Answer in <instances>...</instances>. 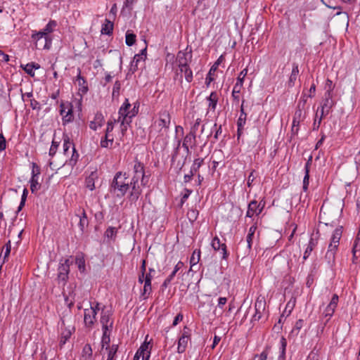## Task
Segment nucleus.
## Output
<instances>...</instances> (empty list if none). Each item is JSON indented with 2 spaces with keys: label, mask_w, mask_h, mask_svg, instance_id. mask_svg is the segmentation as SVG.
<instances>
[{
  "label": "nucleus",
  "mask_w": 360,
  "mask_h": 360,
  "mask_svg": "<svg viewBox=\"0 0 360 360\" xmlns=\"http://www.w3.org/2000/svg\"><path fill=\"white\" fill-rule=\"evenodd\" d=\"M150 174L145 171L143 163L137 158L134 160L133 167V176L129 179L126 172H117L110 185L112 191L117 197H124L127 192L131 189L128 198L131 202H136L142 193V187L148 186Z\"/></svg>",
  "instance_id": "nucleus-1"
},
{
  "label": "nucleus",
  "mask_w": 360,
  "mask_h": 360,
  "mask_svg": "<svg viewBox=\"0 0 360 360\" xmlns=\"http://www.w3.org/2000/svg\"><path fill=\"white\" fill-rule=\"evenodd\" d=\"M171 122V116L166 110L159 113V117L151 126L150 134H154L163 136L167 134Z\"/></svg>",
  "instance_id": "nucleus-2"
},
{
  "label": "nucleus",
  "mask_w": 360,
  "mask_h": 360,
  "mask_svg": "<svg viewBox=\"0 0 360 360\" xmlns=\"http://www.w3.org/2000/svg\"><path fill=\"white\" fill-rule=\"evenodd\" d=\"M342 234V226L336 228L331 236L330 242L328 245V251L326 254V259L332 266L335 263V254L340 245V240Z\"/></svg>",
  "instance_id": "nucleus-3"
},
{
  "label": "nucleus",
  "mask_w": 360,
  "mask_h": 360,
  "mask_svg": "<svg viewBox=\"0 0 360 360\" xmlns=\"http://www.w3.org/2000/svg\"><path fill=\"white\" fill-rule=\"evenodd\" d=\"M58 325L60 326L59 346L62 348L75 333V327L74 324L65 318L60 319Z\"/></svg>",
  "instance_id": "nucleus-4"
},
{
  "label": "nucleus",
  "mask_w": 360,
  "mask_h": 360,
  "mask_svg": "<svg viewBox=\"0 0 360 360\" xmlns=\"http://www.w3.org/2000/svg\"><path fill=\"white\" fill-rule=\"evenodd\" d=\"M99 310L98 302L91 303L90 308L84 309V323L86 327L92 328L94 323L96 322L97 311Z\"/></svg>",
  "instance_id": "nucleus-5"
},
{
  "label": "nucleus",
  "mask_w": 360,
  "mask_h": 360,
  "mask_svg": "<svg viewBox=\"0 0 360 360\" xmlns=\"http://www.w3.org/2000/svg\"><path fill=\"white\" fill-rule=\"evenodd\" d=\"M113 312L111 309L103 307L101 309L100 323L102 326V330H112L113 328Z\"/></svg>",
  "instance_id": "nucleus-6"
},
{
  "label": "nucleus",
  "mask_w": 360,
  "mask_h": 360,
  "mask_svg": "<svg viewBox=\"0 0 360 360\" xmlns=\"http://www.w3.org/2000/svg\"><path fill=\"white\" fill-rule=\"evenodd\" d=\"M152 273H155V270L153 269L150 268L148 269V272L146 274L144 284L143 290H141L140 299L141 300H147L151 295L153 290L151 285V281L153 278Z\"/></svg>",
  "instance_id": "nucleus-7"
},
{
  "label": "nucleus",
  "mask_w": 360,
  "mask_h": 360,
  "mask_svg": "<svg viewBox=\"0 0 360 360\" xmlns=\"http://www.w3.org/2000/svg\"><path fill=\"white\" fill-rule=\"evenodd\" d=\"M266 300L263 296H259L255 303V312L252 317L251 321H258L261 319L265 312L266 309Z\"/></svg>",
  "instance_id": "nucleus-8"
},
{
  "label": "nucleus",
  "mask_w": 360,
  "mask_h": 360,
  "mask_svg": "<svg viewBox=\"0 0 360 360\" xmlns=\"http://www.w3.org/2000/svg\"><path fill=\"white\" fill-rule=\"evenodd\" d=\"M248 74V69H243L240 73L237 78V82L235 84L233 91H232V98L237 103L239 102L240 97L239 94L240 93L241 89L243 86L244 79Z\"/></svg>",
  "instance_id": "nucleus-9"
},
{
  "label": "nucleus",
  "mask_w": 360,
  "mask_h": 360,
  "mask_svg": "<svg viewBox=\"0 0 360 360\" xmlns=\"http://www.w3.org/2000/svg\"><path fill=\"white\" fill-rule=\"evenodd\" d=\"M60 114L62 116L63 124L72 122L74 119V115L71 103L61 102L60 105Z\"/></svg>",
  "instance_id": "nucleus-10"
},
{
  "label": "nucleus",
  "mask_w": 360,
  "mask_h": 360,
  "mask_svg": "<svg viewBox=\"0 0 360 360\" xmlns=\"http://www.w3.org/2000/svg\"><path fill=\"white\" fill-rule=\"evenodd\" d=\"M191 340V330L185 326L184 328L183 332L180 338L178 340V347H177V352L179 354H182L185 352L188 342Z\"/></svg>",
  "instance_id": "nucleus-11"
},
{
  "label": "nucleus",
  "mask_w": 360,
  "mask_h": 360,
  "mask_svg": "<svg viewBox=\"0 0 360 360\" xmlns=\"http://www.w3.org/2000/svg\"><path fill=\"white\" fill-rule=\"evenodd\" d=\"M70 261L69 259H65L64 262H61L58 266V280L66 282L68 278V274L70 272Z\"/></svg>",
  "instance_id": "nucleus-12"
},
{
  "label": "nucleus",
  "mask_w": 360,
  "mask_h": 360,
  "mask_svg": "<svg viewBox=\"0 0 360 360\" xmlns=\"http://www.w3.org/2000/svg\"><path fill=\"white\" fill-rule=\"evenodd\" d=\"M211 245L215 251H220V254L221 255V259H227L229 253L226 250V245L225 243H221L220 239L218 238V236H215L213 238L211 242Z\"/></svg>",
  "instance_id": "nucleus-13"
},
{
  "label": "nucleus",
  "mask_w": 360,
  "mask_h": 360,
  "mask_svg": "<svg viewBox=\"0 0 360 360\" xmlns=\"http://www.w3.org/2000/svg\"><path fill=\"white\" fill-rule=\"evenodd\" d=\"M196 145V134L193 132L187 134L182 141V147L184 148L187 155L191 153L189 148H193Z\"/></svg>",
  "instance_id": "nucleus-14"
},
{
  "label": "nucleus",
  "mask_w": 360,
  "mask_h": 360,
  "mask_svg": "<svg viewBox=\"0 0 360 360\" xmlns=\"http://www.w3.org/2000/svg\"><path fill=\"white\" fill-rule=\"evenodd\" d=\"M264 205L265 202H264L262 207H260V205H258L256 200H252L248 205L246 217H252L254 214L259 215L262 212Z\"/></svg>",
  "instance_id": "nucleus-15"
},
{
  "label": "nucleus",
  "mask_w": 360,
  "mask_h": 360,
  "mask_svg": "<svg viewBox=\"0 0 360 360\" xmlns=\"http://www.w3.org/2000/svg\"><path fill=\"white\" fill-rule=\"evenodd\" d=\"M131 104L129 103V99L125 98L124 103L119 110V117L117 121H120L123 119V122H127V124L131 122V120H128V112L130 110Z\"/></svg>",
  "instance_id": "nucleus-16"
},
{
  "label": "nucleus",
  "mask_w": 360,
  "mask_h": 360,
  "mask_svg": "<svg viewBox=\"0 0 360 360\" xmlns=\"http://www.w3.org/2000/svg\"><path fill=\"white\" fill-rule=\"evenodd\" d=\"M338 296L336 294H334L331 298L330 303L326 307L323 314L326 317H328L330 319L335 312V310L338 306Z\"/></svg>",
  "instance_id": "nucleus-17"
},
{
  "label": "nucleus",
  "mask_w": 360,
  "mask_h": 360,
  "mask_svg": "<svg viewBox=\"0 0 360 360\" xmlns=\"http://www.w3.org/2000/svg\"><path fill=\"white\" fill-rule=\"evenodd\" d=\"M332 91L333 89H329L324 94V99L321 104V108H324L326 111H330L333 106L334 105Z\"/></svg>",
  "instance_id": "nucleus-18"
},
{
  "label": "nucleus",
  "mask_w": 360,
  "mask_h": 360,
  "mask_svg": "<svg viewBox=\"0 0 360 360\" xmlns=\"http://www.w3.org/2000/svg\"><path fill=\"white\" fill-rule=\"evenodd\" d=\"M299 72H300V70H299V65L297 63H292V72H291V74L289 77V79L288 81L287 82V86L288 88H292L295 86V82L298 77V75H299Z\"/></svg>",
  "instance_id": "nucleus-19"
},
{
  "label": "nucleus",
  "mask_w": 360,
  "mask_h": 360,
  "mask_svg": "<svg viewBox=\"0 0 360 360\" xmlns=\"http://www.w3.org/2000/svg\"><path fill=\"white\" fill-rule=\"evenodd\" d=\"M188 53L185 51H180L177 53L176 62L178 63L179 68L188 66V62L191 58V55L189 56V58H187Z\"/></svg>",
  "instance_id": "nucleus-20"
},
{
  "label": "nucleus",
  "mask_w": 360,
  "mask_h": 360,
  "mask_svg": "<svg viewBox=\"0 0 360 360\" xmlns=\"http://www.w3.org/2000/svg\"><path fill=\"white\" fill-rule=\"evenodd\" d=\"M104 121L103 115L101 112H97L95 115L94 120L90 122L89 127L96 131L103 126Z\"/></svg>",
  "instance_id": "nucleus-21"
},
{
  "label": "nucleus",
  "mask_w": 360,
  "mask_h": 360,
  "mask_svg": "<svg viewBox=\"0 0 360 360\" xmlns=\"http://www.w3.org/2000/svg\"><path fill=\"white\" fill-rule=\"evenodd\" d=\"M31 38L32 39V41H34L35 42V46L38 49V41L42 39V38H44L45 39V41L47 42L48 41V36L45 34V32L41 30V31H39V32H33L32 34V36H31ZM43 49H49V47L47 46V43H45Z\"/></svg>",
  "instance_id": "nucleus-22"
},
{
  "label": "nucleus",
  "mask_w": 360,
  "mask_h": 360,
  "mask_svg": "<svg viewBox=\"0 0 360 360\" xmlns=\"http://www.w3.org/2000/svg\"><path fill=\"white\" fill-rule=\"evenodd\" d=\"M79 218V227L82 232H84L86 227L89 225V220L84 209L79 210V214H77Z\"/></svg>",
  "instance_id": "nucleus-23"
},
{
  "label": "nucleus",
  "mask_w": 360,
  "mask_h": 360,
  "mask_svg": "<svg viewBox=\"0 0 360 360\" xmlns=\"http://www.w3.org/2000/svg\"><path fill=\"white\" fill-rule=\"evenodd\" d=\"M311 159H309L305 164L304 166V176L303 179V186L302 190L304 192H307L308 191L309 184V167L311 165Z\"/></svg>",
  "instance_id": "nucleus-24"
},
{
  "label": "nucleus",
  "mask_w": 360,
  "mask_h": 360,
  "mask_svg": "<svg viewBox=\"0 0 360 360\" xmlns=\"http://www.w3.org/2000/svg\"><path fill=\"white\" fill-rule=\"evenodd\" d=\"M218 99V94L216 91H212L207 98L208 101V108L213 112L217 108Z\"/></svg>",
  "instance_id": "nucleus-25"
},
{
  "label": "nucleus",
  "mask_w": 360,
  "mask_h": 360,
  "mask_svg": "<svg viewBox=\"0 0 360 360\" xmlns=\"http://www.w3.org/2000/svg\"><path fill=\"white\" fill-rule=\"evenodd\" d=\"M21 68L25 70V72L31 77L34 76V70H38L40 68L39 64L37 63L32 62L30 63H27L25 65H21Z\"/></svg>",
  "instance_id": "nucleus-26"
},
{
  "label": "nucleus",
  "mask_w": 360,
  "mask_h": 360,
  "mask_svg": "<svg viewBox=\"0 0 360 360\" xmlns=\"http://www.w3.org/2000/svg\"><path fill=\"white\" fill-rule=\"evenodd\" d=\"M70 155H71V157L65 161V165L73 167L77 164L79 158V154L75 147H72Z\"/></svg>",
  "instance_id": "nucleus-27"
},
{
  "label": "nucleus",
  "mask_w": 360,
  "mask_h": 360,
  "mask_svg": "<svg viewBox=\"0 0 360 360\" xmlns=\"http://www.w3.org/2000/svg\"><path fill=\"white\" fill-rule=\"evenodd\" d=\"M63 152L64 154L67 156H68L70 154L71 150H70V148L72 149V147H75L72 142L70 141V139L68 135L64 134L63 136Z\"/></svg>",
  "instance_id": "nucleus-28"
},
{
  "label": "nucleus",
  "mask_w": 360,
  "mask_h": 360,
  "mask_svg": "<svg viewBox=\"0 0 360 360\" xmlns=\"http://www.w3.org/2000/svg\"><path fill=\"white\" fill-rule=\"evenodd\" d=\"M114 142V136L113 135L105 134L101 140V146L102 148H110Z\"/></svg>",
  "instance_id": "nucleus-29"
},
{
  "label": "nucleus",
  "mask_w": 360,
  "mask_h": 360,
  "mask_svg": "<svg viewBox=\"0 0 360 360\" xmlns=\"http://www.w3.org/2000/svg\"><path fill=\"white\" fill-rule=\"evenodd\" d=\"M200 253L201 252H200V249H195L193 252V254L190 259V264H191L190 271H191L192 268L199 262V261L200 259Z\"/></svg>",
  "instance_id": "nucleus-30"
},
{
  "label": "nucleus",
  "mask_w": 360,
  "mask_h": 360,
  "mask_svg": "<svg viewBox=\"0 0 360 360\" xmlns=\"http://www.w3.org/2000/svg\"><path fill=\"white\" fill-rule=\"evenodd\" d=\"M113 31V23L108 19H105V23L102 25L101 33L110 35Z\"/></svg>",
  "instance_id": "nucleus-31"
},
{
  "label": "nucleus",
  "mask_w": 360,
  "mask_h": 360,
  "mask_svg": "<svg viewBox=\"0 0 360 360\" xmlns=\"http://www.w3.org/2000/svg\"><path fill=\"white\" fill-rule=\"evenodd\" d=\"M302 110L300 107V105H298L297 108L296 109L293 119H292V125L293 127H299L300 123L302 120Z\"/></svg>",
  "instance_id": "nucleus-32"
},
{
  "label": "nucleus",
  "mask_w": 360,
  "mask_h": 360,
  "mask_svg": "<svg viewBox=\"0 0 360 360\" xmlns=\"http://www.w3.org/2000/svg\"><path fill=\"white\" fill-rule=\"evenodd\" d=\"M256 230H257L256 225H252L249 229L248 233V236L246 238V240H247V243H248V248L249 250H250L252 248V239L254 238Z\"/></svg>",
  "instance_id": "nucleus-33"
},
{
  "label": "nucleus",
  "mask_w": 360,
  "mask_h": 360,
  "mask_svg": "<svg viewBox=\"0 0 360 360\" xmlns=\"http://www.w3.org/2000/svg\"><path fill=\"white\" fill-rule=\"evenodd\" d=\"M75 263L80 272H84L85 271V259L83 254L80 253L76 255Z\"/></svg>",
  "instance_id": "nucleus-34"
},
{
  "label": "nucleus",
  "mask_w": 360,
  "mask_h": 360,
  "mask_svg": "<svg viewBox=\"0 0 360 360\" xmlns=\"http://www.w3.org/2000/svg\"><path fill=\"white\" fill-rule=\"evenodd\" d=\"M106 349L108 350L107 360H115L118 350V345L113 344L110 347H107Z\"/></svg>",
  "instance_id": "nucleus-35"
},
{
  "label": "nucleus",
  "mask_w": 360,
  "mask_h": 360,
  "mask_svg": "<svg viewBox=\"0 0 360 360\" xmlns=\"http://www.w3.org/2000/svg\"><path fill=\"white\" fill-rule=\"evenodd\" d=\"M181 73L184 74V77L188 83L193 81V72L189 65L179 69Z\"/></svg>",
  "instance_id": "nucleus-36"
},
{
  "label": "nucleus",
  "mask_w": 360,
  "mask_h": 360,
  "mask_svg": "<svg viewBox=\"0 0 360 360\" xmlns=\"http://www.w3.org/2000/svg\"><path fill=\"white\" fill-rule=\"evenodd\" d=\"M316 243L314 241L313 238H311L309 241V244L304 252L303 259L305 260L307 259L309 255H311L312 250H314V247L316 246Z\"/></svg>",
  "instance_id": "nucleus-37"
},
{
  "label": "nucleus",
  "mask_w": 360,
  "mask_h": 360,
  "mask_svg": "<svg viewBox=\"0 0 360 360\" xmlns=\"http://www.w3.org/2000/svg\"><path fill=\"white\" fill-rule=\"evenodd\" d=\"M136 34H134L132 32L128 30L126 32V36H125L126 44L129 46L134 45L136 42Z\"/></svg>",
  "instance_id": "nucleus-38"
},
{
  "label": "nucleus",
  "mask_w": 360,
  "mask_h": 360,
  "mask_svg": "<svg viewBox=\"0 0 360 360\" xmlns=\"http://www.w3.org/2000/svg\"><path fill=\"white\" fill-rule=\"evenodd\" d=\"M57 25L58 24L56 20H51L42 30L48 36L49 34L54 31Z\"/></svg>",
  "instance_id": "nucleus-39"
},
{
  "label": "nucleus",
  "mask_w": 360,
  "mask_h": 360,
  "mask_svg": "<svg viewBox=\"0 0 360 360\" xmlns=\"http://www.w3.org/2000/svg\"><path fill=\"white\" fill-rule=\"evenodd\" d=\"M287 346V342L285 338L283 337L281 339V353L278 357V360H285V349Z\"/></svg>",
  "instance_id": "nucleus-40"
},
{
  "label": "nucleus",
  "mask_w": 360,
  "mask_h": 360,
  "mask_svg": "<svg viewBox=\"0 0 360 360\" xmlns=\"http://www.w3.org/2000/svg\"><path fill=\"white\" fill-rule=\"evenodd\" d=\"M30 190L32 193L37 192L41 187V184L39 183V178L31 177L30 180Z\"/></svg>",
  "instance_id": "nucleus-41"
},
{
  "label": "nucleus",
  "mask_w": 360,
  "mask_h": 360,
  "mask_svg": "<svg viewBox=\"0 0 360 360\" xmlns=\"http://www.w3.org/2000/svg\"><path fill=\"white\" fill-rule=\"evenodd\" d=\"M148 347H149V344L147 343V342H143L140 348L137 350V352H136L135 354V356H139V359H140L141 356V355H145L146 354V353H148V352H150L148 350Z\"/></svg>",
  "instance_id": "nucleus-42"
},
{
  "label": "nucleus",
  "mask_w": 360,
  "mask_h": 360,
  "mask_svg": "<svg viewBox=\"0 0 360 360\" xmlns=\"http://www.w3.org/2000/svg\"><path fill=\"white\" fill-rule=\"evenodd\" d=\"M204 159L203 158H196L194 160L193 163L191 167V170L192 172L196 174L199 168L201 167V165L203 164Z\"/></svg>",
  "instance_id": "nucleus-43"
},
{
  "label": "nucleus",
  "mask_w": 360,
  "mask_h": 360,
  "mask_svg": "<svg viewBox=\"0 0 360 360\" xmlns=\"http://www.w3.org/2000/svg\"><path fill=\"white\" fill-rule=\"evenodd\" d=\"M112 330H103V335L101 338V344L103 347L104 345H108L110 342V333Z\"/></svg>",
  "instance_id": "nucleus-44"
},
{
  "label": "nucleus",
  "mask_w": 360,
  "mask_h": 360,
  "mask_svg": "<svg viewBox=\"0 0 360 360\" xmlns=\"http://www.w3.org/2000/svg\"><path fill=\"white\" fill-rule=\"evenodd\" d=\"M83 356H85L86 359H90L92 356V349L90 345L86 344L84 346L82 349Z\"/></svg>",
  "instance_id": "nucleus-45"
},
{
  "label": "nucleus",
  "mask_w": 360,
  "mask_h": 360,
  "mask_svg": "<svg viewBox=\"0 0 360 360\" xmlns=\"http://www.w3.org/2000/svg\"><path fill=\"white\" fill-rule=\"evenodd\" d=\"M117 234V230L115 227L110 226L105 231V236L108 238H115Z\"/></svg>",
  "instance_id": "nucleus-46"
},
{
  "label": "nucleus",
  "mask_w": 360,
  "mask_h": 360,
  "mask_svg": "<svg viewBox=\"0 0 360 360\" xmlns=\"http://www.w3.org/2000/svg\"><path fill=\"white\" fill-rule=\"evenodd\" d=\"M120 89H121V82L119 80L115 81V82L113 85L112 92V96L113 98L119 96Z\"/></svg>",
  "instance_id": "nucleus-47"
},
{
  "label": "nucleus",
  "mask_w": 360,
  "mask_h": 360,
  "mask_svg": "<svg viewBox=\"0 0 360 360\" xmlns=\"http://www.w3.org/2000/svg\"><path fill=\"white\" fill-rule=\"evenodd\" d=\"M27 194H28L27 189V188H24V190L22 191V195L21 196L20 203V205H19V206L18 207L17 212H19L22 209V207H24L25 201H26V198H27Z\"/></svg>",
  "instance_id": "nucleus-48"
},
{
  "label": "nucleus",
  "mask_w": 360,
  "mask_h": 360,
  "mask_svg": "<svg viewBox=\"0 0 360 360\" xmlns=\"http://www.w3.org/2000/svg\"><path fill=\"white\" fill-rule=\"evenodd\" d=\"M86 186L91 191L94 190L95 183L93 175H91L86 179Z\"/></svg>",
  "instance_id": "nucleus-49"
},
{
  "label": "nucleus",
  "mask_w": 360,
  "mask_h": 360,
  "mask_svg": "<svg viewBox=\"0 0 360 360\" xmlns=\"http://www.w3.org/2000/svg\"><path fill=\"white\" fill-rule=\"evenodd\" d=\"M58 146H59V142H57L54 139H53L51 148L49 149V153L50 156L53 157L56 153Z\"/></svg>",
  "instance_id": "nucleus-50"
},
{
  "label": "nucleus",
  "mask_w": 360,
  "mask_h": 360,
  "mask_svg": "<svg viewBox=\"0 0 360 360\" xmlns=\"http://www.w3.org/2000/svg\"><path fill=\"white\" fill-rule=\"evenodd\" d=\"M139 112V105H136V103L134 104V106L132 109H131L128 112V120L131 121V118L135 117Z\"/></svg>",
  "instance_id": "nucleus-51"
},
{
  "label": "nucleus",
  "mask_w": 360,
  "mask_h": 360,
  "mask_svg": "<svg viewBox=\"0 0 360 360\" xmlns=\"http://www.w3.org/2000/svg\"><path fill=\"white\" fill-rule=\"evenodd\" d=\"M78 85L79 86V91H81L83 94L87 92L88 86L86 79H82V82H78Z\"/></svg>",
  "instance_id": "nucleus-52"
},
{
  "label": "nucleus",
  "mask_w": 360,
  "mask_h": 360,
  "mask_svg": "<svg viewBox=\"0 0 360 360\" xmlns=\"http://www.w3.org/2000/svg\"><path fill=\"white\" fill-rule=\"evenodd\" d=\"M246 117H243V116L240 115V117L237 121V126L238 127L239 131L243 129V127L246 122Z\"/></svg>",
  "instance_id": "nucleus-53"
},
{
  "label": "nucleus",
  "mask_w": 360,
  "mask_h": 360,
  "mask_svg": "<svg viewBox=\"0 0 360 360\" xmlns=\"http://www.w3.org/2000/svg\"><path fill=\"white\" fill-rule=\"evenodd\" d=\"M181 141L180 139H178L176 141V146L174 148V153L172 154V160L174 161L178 155L180 146H181Z\"/></svg>",
  "instance_id": "nucleus-54"
},
{
  "label": "nucleus",
  "mask_w": 360,
  "mask_h": 360,
  "mask_svg": "<svg viewBox=\"0 0 360 360\" xmlns=\"http://www.w3.org/2000/svg\"><path fill=\"white\" fill-rule=\"evenodd\" d=\"M39 174H40V169L35 163H34L33 168L32 170V177L39 178Z\"/></svg>",
  "instance_id": "nucleus-55"
},
{
  "label": "nucleus",
  "mask_w": 360,
  "mask_h": 360,
  "mask_svg": "<svg viewBox=\"0 0 360 360\" xmlns=\"http://www.w3.org/2000/svg\"><path fill=\"white\" fill-rule=\"evenodd\" d=\"M214 128L215 129V133L214 135V138L215 140H217L222 132L221 125H219L218 127L217 124H214Z\"/></svg>",
  "instance_id": "nucleus-56"
},
{
  "label": "nucleus",
  "mask_w": 360,
  "mask_h": 360,
  "mask_svg": "<svg viewBox=\"0 0 360 360\" xmlns=\"http://www.w3.org/2000/svg\"><path fill=\"white\" fill-rule=\"evenodd\" d=\"M114 129V122L112 121H108L107 123V127L105 130V134L112 135V132Z\"/></svg>",
  "instance_id": "nucleus-57"
},
{
  "label": "nucleus",
  "mask_w": 360,
  "mask_h": 360,
  "mask_svg": "<svg viewBox=\"0 0 360 360\" xmlns=\"http://www.w3.org/2000/svg\"><path fill=\"white\" fill-rule=\"evenodd\" d=\"M6 148V139L2 133H0V151L4 150Z\"/></svg>",
  "instance_id": "nucleus-58"
},
{
  "label": "nucleus",
  "mask_w": 360,
  "mask_h": 360,
  "mask_svg": "<svg viewBox=\"0 0 360 360\" xmlns=\"http://www.w3.org/2000/svg\"><path fill=\"white\" fill-rule=\"evenodd\" d=\"M268 356L267 349L264 350L260 354H256L255 356V359H258L257 360H266Z\"/></svg>",
  "instance_id": "nucleus-59"
},
{
  "label": "nucleus",
  "mask_w": 360,
  "mask_h": 360,
  "mask_svg": "<svg viewBox=\"0 0 360 360\" xmlns=\"http://www.w3.org/2000/svg\"><path fill=\"white\" fill-rule=\"evenodd\" d=\"M184 193L182 195V198H181V205L183 203H184V202L187 200V198L189 197V195H191V193H192V191L191 190H189V189H187L186 188L184 190Z\"/></svg>",
  "instance_id": "nucleus-60"
},
{
  "label": "nucleus",
  "mask_w": 360,
  "mask_h": 360,
  "mask_svg": "<svg viewBox=\"0 0 360 360\" xmlns=\"http://www.w3.org/2000/svg\"><path fill=\"white\" fill-rule=\"evenodd\" d=\"M255 172V171L254 169L252 170L250 174L248 176V183H247L248 187H251L252 186V184L254 181V180L255 179V176H254Z\"/></svg>",
  "instance_id": "nucleus-61"
},
{
  "label": "nucleus",
  "mask_w": 360,
  "mask_h": 360,
  "mask_svg": "<svg viewBox=\"0 0 360 360\" xmlns=\"http://www.w3.org/2000/svg\"><path fill=\"white\" fill-rule=\"evenodd\" d=\"M184 266V263L181 262H179L176 266H174V270L172 271V272L170 274V275H172L173 277L175 276L176 272Z\"/></svg>",
  "instance_id": "nucleus-62"
},
{
  "label": "nucleus",
  "mask_w": 360,
  "mask_h": 360,
  "mask_svg": "<svg viewBox=\"0 0 360 360\" xmlns=\"http://www.w3.org/2000/svg\"><path fill=\"white\" fill-rule=\"evenodd\" d=\"M145 59L143 58V56H140V54H136L134 57V59H133V62H132V65L134 63L135 66H137L138 65V63L141 61V60H144Z\"/></svg>",
  "instance_id": "nucleus-63"
},
{
  "label": "nucleus",
  "mask_w": 360,
  "mask_h": 360,
  "mask_svg": "<svg viewBox=\"0 0 360 360\" xmlns=\"http://www.w3.org/2000/svg\"><path fill=\"white\" fill-rule=\"evenodd\" d=\"M227 302V298L224 297H221L218 299V304L217 307L220 309H222L224 306L226 304Z\"/></svg>",
  "instance_id": "nucleus-64"
}]
</instances>
